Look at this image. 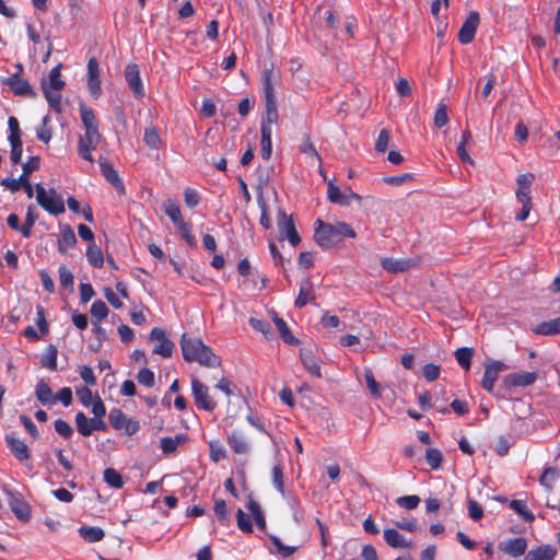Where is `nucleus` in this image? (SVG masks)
Segmentation results:
<instances>
[{
	"label": "nucleus",
	"instance_id": "nucleus-1",
	"mask_svg": "<svg viewBox=\"0 0 560 560\" xmlns=\"http://www.w3.org/2000/svg\"><path fill=\"white\" fill-rule=\"evenodd\" d=\"M180 348L183 358L187 362H198L207 368H217L221 364V360L215 355L212 349L206 346L200 338L189 337L183 334L180 338Z\"/></svg>",
	"mask_w": 560,
	"mask_h": 560
},
{
	"label": "nucleus",
	"instance_id": "nucleus-2",
	"mask_svg": "<svg viewBox=\"0 0 560 560\" xmlns=\"http://www.w3.org/2000/svg\"><path fill=\"white\" fill-rule=\"evenodd\" d=\"M316 224L315 241L325 249L337 245L345 236L350 238L357 236L351 225L345 222L324 223L322 220H317Z\"/></svg>",
	"mask_w": 560,
	"mask_h": 560
},
{
	"label": "nucleus",
	"instance_id": "nucleus-3",
	"mask_svg": "<svg viewBox=\"0 0 560 560\" xmlns=\"http://www.w3.org/2000/svg\"><path fill=\"white\" fill-rule=\"evenodd\" d=\"M36 200L50 214H60L65 212V203L62 198L55 189L46 190L42 184L35 185Z\"/></svg>",
	"mask_w": 560,
	"mask_h": 560
},
{
	"label": "nucleus",
	"instance_id": "nucleus-4",
	"mask_svg": "<svg viewBox=\"0 0 560 560\" xmlns=\"http://www.w3.org/2000/svg\"><path fill=\"white\" fill-rule=\"evenodd\" d=\"M102 141V135L98 129L95 130H85L84 135L79 138L78 143V153L79 155L89 161L90 163L94 162V159L91 154V151L94 150L98 143Z\"/></svg>",
	"mask_w": 560,
	"mask_h": 560
},
{
	"label": "nucleus",
	"instance_id": "nucleus-5",
	"mask_svg": "<svg viewBox=\"0 0 560 560\" xmlns=\"http://www.w3.org/2000/svg\"><path fill=\"white\" fill-rule=\"evenodd\" d=\"M150 340L154 342L153 353L163 358H170L173 354L174 342L167 337L162 328H153L150 332Z\"/></svg>",
	"mask_w": 560,
	"mask_h": 560
},
{
	"label": "nucleus",
	"instance_id": "nucleus-6",
	"mask_svg": "<svg viewBox=\"0 0 560 560\" xmlns=\"http://www.w3.org/2000/svg\"><path fill=\"white\" fill-rule=\"evenodd\" d=\"M108 419L114 429L122 431L128 435L135 434L140 428L137 420L127 417L117 408L110 410Z\"/></svg>",
	"mask_w": 560,
	"mask_h": 560
},
{
	"label": "nucleus",
	"instance_id": "nucleus-7",
	"mask_svg": "<svg viewBox=\"0 0 560 560\" xmlns=\"http://www.w3.org/2000/svg\"><path fill=\"white\" fill-rule=\"evenodd\" d=\"M277 225L282 240L285 237L293 247L299 245L301 238L295 229L293 220L291 217H288L281 209L278 211Z\"/></svg>",
	"mask_w": 560,
	"mask_h": 560
},
{
	"label": "nucleus",
	"instance_id": "nucleus-8",
	"mask_svg": "<svg viewBox=\"0 0 560 560\" xmlns=\"http://www.w3.org/2000/svg\"><path fill=\"white\" fill-rule=\"evenodd\" d=\"M509 366L501 361L489 360L485 363V373L481 381V386L488 393L493 392L494 383L498 380L499 373L508 370Z\"/></svg>",
	"mask_w": 560,
	"mask_h": 560
},
{
	"label": "nucleus",
	"instance_id": "nucleus-9",
	"mask_svg": "<svg viewBox=\"0 0 560 560\" xmlns=\"http://www.w3.org/2000/svg\"><path fill=\"white\" fill-rule=\"evenodd\" d=\"M125 79L136 98L144 96V86L140 77L139 67L135 63L127 65L125 68Z\"/></svg>",
	"mask_w": 560,
	"mask_h": 560
},
{
	"label": "nucleus",
	"instance_id": "nucleus-10",
	"mask_svg": "<svg viewBox=\"0 0 560 560\" xmlns=\"http://www.w3.org/2000/svg\"><path fill=\"white\" fill-rule=\"evenodd\" d=\"M228 444L236 454L247 455L252 450V443L248 436L241 430H232L228 436Z\"/></svg>",
	"mask_w": 560,
	"mask_h": 560
},
{
	"label": "nucleus",
	"instance_id": "nucleus-11",
	"mask_svg": "<svg viewBox=\"0 0 560 560\" xmlns=\"http://www.w3.org/2000/svg\"><path fill=\"white\" fill-rule=\"evenodd\" d=\"M5 443L11 454L20 463L27 462L31 458V451L24 441L15 436L14 433L5 435Z\"/></svg>",
	"mask_w": 560,
	"mask_h": 560
},
{
	"label": "nucleus",
	"instance_id": "nucleus-12",
	"mask_svg": "<svg viewBox=\"0 0 560 560\" xmlns=\"http://www.w3.org/2000/svg\"><path fill=\"white\" fill-rule=\"evenodd\" d=\"M191 390L197 405L201 408L208 411L215 408L214 400L209 396L208 387L197 378H192L191 381Z\"/></svg>",
	"mask_w": 560,
	"mask_h": 560
},
{
	"label": "nucleus",
	"instance_id": "nucleus-13",
	"mask_svg": "<svg viewBox=\"0 0 560 560\" xmlns=\"http://www.w3.org/2000/svg\"><path fill=\"white\" fill-rule=\"evenodd\" d=\"M88 88L94 98L102 93L100 68L95 58H91L88 62Z\"/></svg>",
	"mask_w": 560,
	"mask_h": 560
},
{
	"label": "nucleus",
	"instance_id": "nucleus-14",
	"mask_svg": "<svg viewBox=\"0 0 560 560\" xmlns=\"http://www.w3.org/2000/svg\"><path fill=\"white\" fill-rule=\"evenodd\" d=\"M479 21V14L477 12L472 11L469 13L458 32V40L462 44H469L474 39Z\"/></svg>",
	"mask_w": 560,
	"mask_h": 560
},
{
	"label": "nucleus",
	"instance_id": "nucleus-15",
	"mask_svg": "<svg viewBox=\"0 0 560 560\" xmlns=\"http://www.w3.org/2000/svg\"><path fill=\"white\" fill-rule=\"evenodd\" d=\"M499 549L510 557L518 558L525 553L527 541L523 537L505 539L499 544Z\"/></svg>",
	"mask_w": 560,
	"mask_h": 560
},
{
	"label": "nucleus",
	"instance_id": "nucleus-16",
	"mask_svg": "<svg viewBox=\"0 0 560 560\" xmlns=\"http://www.w3.org/2000/svg\"><path fill=\"white\" fill-rule=\"evenodd\" d=\"M2 84L9 86L15 95H35L28 82L21 78L19 73L2 79Z\"/></svg>",
	"mask_w": 560,
	"mask_h": 560
},
{
	"label": "nucleus",
	"instance_id": "nucleus-17",
	"mask_svg": "<svg viewBox=\"0 0 560 560\" xmlns=\"http://www.w3.org/2000/svg\"><path fill=\"white\" fill-rule=\"evenodd\" d=\"M537 380L535 372L512 373L504 377V384L509 387H526L534 384Z\"/></svg>",
	"mask_w": 560,
	"mask_h": 560
},
{
	"label": "nucleus",
	"instance_id": "nucleus-18",
	"mask_svg": "<svg viewBox=\"0 0 560 560\" xmlns=\"http://www.w3.org/2000/svg\"><path fill=\"white\" fill-rule=\"evenodd\" d=\"M280 77L272 69H265L261 73L262 92L265 102L276 101L275 84L279 81Z\"/></svg>",
	"mask_w": 560,
	"mask_h": 560
},
{
	"label": "nucleus",
	"instance_id": "nucleus-19",
	"mask_svg": "<svg viewBox=\"0 0 560 560\" xmlns=\"http://www.w3.org/2000/svg\"><path fill=\"white\" fill-rule=\"evenodd\" d=\"M534 180L533 174H521L517 177V189L515 191V196L518 202H529L532 201L529 189L530 185Z\"/></svg>",
	"mask_w": 560,
	"mask_h": 560
},
{
	"label": "nucleus",
	"instance_id": "nucleus-20",
	"mask_svg": "<svg viewBox=\"0 0 560 560\" xmlns=\"http://www.w3.org/2000/svg\"><path fill=\"white\" fill-rule=\"evenodd\" d=\"M9 505L19 520L23 522L30 520V506L19 494H10Z\"/></svg>",
	"mask_w": 560,
	"mask_h": 560
},
{
	"label": "nucleus",
	"instance_id": "nucleus-21",
	"mask_svg": "<svg viewBox=\"0 0 560 560\" xmlns=\"http://www.w3.org/2000/svg\"><path fill=\"white\" fill-rule=\"evenodd\" d=\"M384 540L392 548H411L412 542L407 540L400 533L394 528H387L383 533Z\"/></svg>",
	"mask_w": 560,
	"mask_h": 560
},
{
	"label": "nucleus",
	"instance_id": "nucleus-22",
	"mask_svg": "<svg viewBox=\"0 0 560 560\" xmlns=\"http://www.w3.org/2000/svg\"><path fill=\"white\" fill-rule=\"evenodd\" d=\"M300 358L305 370L315 377H322L320 366L311 350L301 349Z\"/></svg>",
	"mask_w": 560,
	"mask_h": 560
},
{
	"label": "nucleus",
	"instance_id": "nucleus-23",
	"mask_svg": "<svg viewBox=\"0 0 560 560\" xmlns=\"http://www.w3.org/2000/svg\"><path fill=\"white\" fill-rule=\"evenodd\" d=\"M98 164L102 174L104 177L115 187L119 188L121 191L124 190V184L118 176L117 172L114 170V167L108 163V161L105 158L98 159Z\"/></svg>",
	"mask_w": 560,
	"mask_h": 560
},
{
	"label": "nucleus",
	"instance_id": "nucleus-24",
	"mask_svg": "<svg viewBox=\"0 0 560 560\" xmlns=\"http://www.w3.org/2000/svg\"><path fill=\"white\" fill-rule=\"evenodd\" d=\"M381 265L386 271L396 273L410 269L413 262L410 259L382 258Z\"/></svg>",
	"mask_w": 560,
	"mask_h": 560
},
{
	"label": "nucleus",
	"instance_id": "nucleus-25",
	"mask_svg": "<svg viewBox=\"0 0 560 560\" xmlns=\"http://www.w3.org/2000/svg\"><path fill=\"white\" fill-rule=\"evenodd\" d=\"M313 295V283L310 279H304L300 283V291L299 295L295 300V306L299 308L304 307L307 303H311L314 301Z\"/></svg>",
	"mask_w": 560,
	"mask_h": 560
},
{
	"label": "nucleus",
	"instance_id": "nucleus-26",
	"mask_svg": "<svg viewBox=\"0 0 560 560\" xmlns=\"http://www.w3.org/2000/svg\"><path fill=\"white\" fill-rule=\"evenodd\" d=\"M278 110L276 101L265 102V115L261 121V128H266L272 131V126L278 122Z\"/></svg>",
	"mask_w": 560,
	"mask_h": 560
},
{
	"label": "nucleus",
	"instance_id": "nucleus-27",
	"mask_svg": "<svg viewBox=\"0 0 560 560\" xmlns=\"http://www.w3.org/2000/svg\"><path fill=\"white\" fill-rule=\"evenodd\" d=\"M35 395L37 400L40 401L43 405H54L56 402V398L51 388L44 381H39L37 383L35 387Z\"/></svg>",
	"mask_w": 560,
	"mask_h": 560
},
{
	"label": "nucleus",
	"instance_id": "nucleus-28",
	"mask_svg": "<svg viewBox=\"0 0 560 560\" xmlns=\"http://www.w3.org/2000/svg\"><path fill=\"white\" fill-rule=\"evenodd\" d=\"M77 243V237L73 230L69 225H65L61 229L60 237L58 240V248L61 253L67 252L73 247Z\"/></svg>",
	"mask_w": 560,
	"mask_h": 560
},
{
	"label": "nucleus",
	"instance_id": "nucleus-29",
	"mask_svg": "<svg viewBox=\"0 0 560 560\" xmlns=\"http://www.w3.org/2000/svg\"><path fill=\"white\" fill-rule=\"evenodd\" d=\"M186 441V436L177 434L175 436H164L160 441V446L165 455L173 454L177 447Z\"/></svg>",
	"mask_w": 560,
	"mask_h": 560
},
{
	"label": "nucleus",
	"instance_id": "nucleus-30",
	"mask_svg": "<svg viewBox=\"0 0 560 560\" xmlns=\"http://www.w3.org/2000/svg\"><path fill=\"white\" fill-rule=\"evenodd\" d=\"M556 549L551 546H541L532 549L525 557V560H553L556 557Z\"/></svg>",
	"mask_w": 560,
	"mask_h": 560
},
{
	"label": "nucleus",
	"instance_id": "nucleus-31",
	"mask_svg": "<svg viewBox=\"0 0 560 560\" xmlns=\"http://www.w3.org/2000/svg\"><path fill=\"white\" fill-rule=\"evenodd\" d=\"M163 209H164L166 215L172 220V222L174 223V225L176 228H178L185 223V221L182 217L180 208L176 201H173L171 199L166 200L163 203Z\"/></svg>",
	"mask_w": 560,
	"mask_h": 560
},
{
	"label": "nucleus",
	"instance_id": "nucleus-32",
	"mask_svg": "<svg viewBox=\"0 0 560 560\" xmlns=\"http://www.w3.org/2000/svg\"><path fill=\"white\" fill-rule=\"evenodd\" d=\"M534 331L542 336L560 334V317L538 324Z\"/></svg>",
	"mask_w": 560,
	"mask_h": 560
},
{
	"label": "nucleus",
	"instance_id": "nucleus-33",
	"mask_svg": "<svg viewBox=\"0 0 560 560\" xmlns=\"http://www.w3.org/2000/svg\"><path fill=\"white\" fill-rule=\"evenodd\" d=\"M79 534L88 542H97L104 537V530L96 526H81Z\"/></svg>",
	"mask_w": 560,
	"mask_h": 560
},
{
	"label": "nucleus",
	"instance_id": "nucleus-34",
	"mask_svg": "<svg viewBox=\"0 0 560 560\" xmlns=\"http://www.w3.org/2000/svg\"><path fill=\"white\" fill-rule=\"evenodd\" d=\"M272 319L283 341L289 345H296L298 339L293 336L285 322L278 317L276 314L273 315Z\"/></svg>",
	"mask_w": 560,
	"mask_h": 560
},
{
	"label": "nucleus",
	"instance_id": "nucleus-35",
	"mask_svg": "<svg viewBox=\"0 0 560 560\" xmlns=\"http://www.w3.org/2000/svg\"><path fill=\"white\" fill-rule=\"evenodd\" d=\"M80 116H81L82 124L84 126V130L98 129V122H97V119H96L92 108L81 105L80 106Z\"/></svg>",
	"mask_w": 560,
	"mask_h": 560
},
{
	"label": "nucleus",
	"instance_id": "nucleus-36",
	"mask_svg": "<svg viewBox=\"0 0 560 560\" xmlns=\"http://www.w3.org/2000/svg\"><path fill=\"white\" fill-rule=\"evenodd\" d=\"M559 476H560V474L557 468H553V467L546 468L539 478V483L546 490L551 491L553 489V486H555L556 481L558 480Z\"/></svg>",
	"mask_w": 560,
	"mask_h": 560
},
{
	"label": "nucleus",
	"instance_id": "nucleus-37",
	"mask_svg": "<svg viewBox=\"0 0 560 560\" xmlns=\"http://www.w3.org/2000/svg\"><path fill=\"white\" fill-rule=\"evenodd\" d=\"M327 197L334 203L349 206V200H346V195L332 180L328 183Z\"/></svg>",
	"mask_w": 560,
	"mask_h": 560
},
{
	"label": "nucleus",
	"instance_id": "nucleus-38",
	"mask_svg": "<svg viewBox=\"0 0 560 560\" xmlns=\"http://www.w3.org/2000/svg\"><path fill=\"white\" fill-rule=\"evenodd\" d=\"M75 425L78 432L83 436H89L93 432V419H89L83 412L75 415Z\"/></svg>",
	"mask_w": 560,
	"mask_h": 560
},
{
	"label": "nucleus",
	"instance_id": "nucleus-39",
	"mask_svg": "<svg viewBox=\"0 0 560 560\" xmlns=\"http://www.w3.org/2000/svg\"><path fill=\"white\" fill-rule=\"evenodd\" d=\"M510 508L524 521L533 522L535 516L529 511L527 504L523 500H512L510 502Z\"/></svg>",
	"mask_w": 560,
	"mask_h": 560
},
{
	"label": "nucleus",
	"instance_id": "nucleus-40",
	"mask_svg": "<svg viewBox=\"0 0 560 560\" xmlns=\"http://www.w3.org/2000/svg\"><path fill=\"white\" fill-rule=\"evenodd\" d=\"M88 261L95 268H101L104 264L103 254L100 247L91 243L86 250Z\"/></svg>",
	"mask_w": 560,
	"mask_h": 560
},
{
	"label": "nucleus",
	"instance_id": "nucleus-41",
	"mask_svg": "<svg viewBox=\"0 0 560 560\" xmlns=\"http://www.w3.org/2000/svg\"><path fill=\"white\" fill-rule=\"evenodd\" d=\"M50 90H61L65 85V82L61 80V65L56 66L49 72L48 82H43Z\"/></svg>",
	"mask_w": 560,
	"mask_h": 560
},
{
	"label": "nucleus",
	"instance_id": "nucleus-42",
	"mask_svg": "<svg viewBox=\"0 0 560 560\" xmlns=\"http://www.w3.org/2000/svg\"><path fill=\"white\" fill-rule=\"evenodd\" d=\"M272 131L266 128H261V156L264 160H269L272 152L271 142Z\"/></svg>",
	"mask_w": 560,
	"mask_h": 560
},
{
	"label": "nucleus",
	"instance_id": "nucleus-43",
	"mask_svg": "<svg viewBox=\"0 0 560 560\" xmlns=\"http://www.w3.org/2000/svg\"><path fill=\"white\" fill-rule=\"evenodd\" d=\"M472 355L474 350L471 348L464 347L455 351V358L458 364L465 370H469Z\"/></svg>",
	"mask_w": 560,
	"mask_h": 560
},
{
	"label": "nucleus",
	"instance_id": "nucleus-44",
	"mask_svg": "<svg viewBox=\"0 0 560 560\" xmlns=\"http://www.w3.org/2000/svg\"><path fill=\"white\" fill-rule=\"evenodd\" d=\"M42 88L48 104L59 112L61 107L60 90H50L46 84H42Z\"/></svg>",
	"mask_w": 560,
	"mask_h": 560
},
{
	"label": "nucleus",
	"instance_id": "nucleus-45",
	"mask_svg": "<svg viewBox=\"0 0 560 560\" xmlns=\"http://www.w3.org/2000/svg\"><path fill=\"white\" fill-rule=\"evenodd\" d=\"M104 481L115 489H121L124 486L120 474L114 468H106L104 470Z\"/></svg>",
	"mask_w": 560,
	"mask_h": 560
},
{
	"label": "nucleus",
	"instance_id": "nucleus-46",
	"mask_svg": "<svg viewBox=\"0 0 560 560\" xmlns=\"http://www.w3.org/2000/svg\"><path fill=\"white\" fill-rule=\"evenodd\" d=\"M143 141L150 149H158L160 147L161 139L156 128H147L144 130Z\"/></svg>",
	"mask_w": 560,
	"mask_h": 560
},
{
	"label": "nucleus",
	"instance_id": "nucleus-47",
	"mask_svg": "<svg viewBox=\"0 0 560 560\" xmlns=\"http://www.w3.org/2000/svg\"><path fill=\"white\" fill-rule=\"evenodd\" d=\"M91 315L97 322L104 319L108 315V307L102 300H96L91 306Z\"/></svg>",
	"mask_w": 560,
	"mask_h": 560
},
{
	"label": "nucleus",
	"instance_id": "nucleus-48",
	"mask_svg": "<svg viewBox=\"0 0 560 560\" xmlns=\"http://www.w3.org/2000/svg\"><path fill=\"white\" fill-rule=\"evenodd\" d=\"M213 510L221 524L225 525L229 523V510L224 500H215Z\"/></svg>",
	"mask_w": 560,
	"mask_h": 560
},
{
	"label": "nucleus",
	"instance_id": "nucleus-49",
	"mask_svg": "<svg viewBox=\"0 0 560 560\" xmlns=\"http://www.w3.org/2000/svg\"><path fill=\"white\" fill-rule=\"evenodd\" d=\"M40 363L43 366L55 371L57 369V349L49 346L47 353L42 358Z\"/></svg>",
	"mask_w": 560,
	"mask_h": 560
},
{
	"label": "nucleus",
	"instance_id": "nucleus-50",
	"mask_svg": "<svg viewBox=\"0 0 560 560\" xmlns=\"http://www.w3.org/2000/svg\"><path fill=\"white\" fill-rule=\"evenodd\" d=\"M301 152L304 153L308 159H311L312 162H317L318 165L320 166V156L308 138H306L301 144Z\"/></svg>",
	"mask_w": 560,
	"mask_h": 560
},
{
	"label": "nucleus",
	"instance_id": "nucleus-51",
	"mask_svg": "<svg viewBox=\"0 0 560 560\" xmlns=\"http://www.w3.org/2000/svg\"><path fill=\"white\" fill-rule=\"evenodd\" d=\"M396 503L405 510H413L419 505L420 498L415 494L404 495V497L397 498Z\"/></svg>",
	"mask_w": 560,
	"mask_h": 560
},
{
	"label": "nucleus",
	"instance_id": "nucleus-52",
	"mask_svg": "<svg viewBox=\"0 0 560 560\" xmlns=\"http://www.w3.org/2000/svg\"><path fill=\"white\" fill-rule=\"evenodd\" d=\"M35 221H36V215L34 214V207L30 206L27 208L24 225L21 228V233L24 237L31 236V231H32L33 225L35 224Z\"/></svg>",
	"mask_w": 560,
	"mask_h": 560
},
{
	"label": "nucleus",
	"instance_id": "nucleus-53",
	"mask_svg": "<svg viewBox=\"0 0 560 560\" xmlns=\"http://www.w3.org/2000/svg\"><path fill=\"white\" fill-rule=\"evenodd\" d=\"M364 380H365L366 386H368L370 393L372 394V396L380 397L381 396L380 385L375 381L374 375L370 369H366L364 371Z\"/></svg>",
	"mask_w": 560,
	"mask_h": 560
},
{
	"label": "nucleus",
	"instance_id": "nucleus-54",
	"mask_svg": "<svg viewBox=\"0 0 560 560\" xmlns=\"http://www.w3.org/2000/svg\"><path fill=\"white\" fill-rule=\"evenodd\" d=\"M272 483L275 488L281 493H284L283 472L280 465H276L271 470Z\"/></svg>",
	"mask_w": 560,
	"mask_h": 560
},
{
	"label": "nucleus",
	"instance_id": "nucleus-55",
	"mask_svg": "<svg viewBox=\"0 0 560 560\" xmlns=\"http://www.w3.org/2000/svg\"><path fill=\"white\" fill-rule=\"evenodd\" d=\"M248 323L254 330L259 331L265 337L268 338L271 336V328L268 323L255 317H250Z\"/></svg>",
	"mask_w": 560,
	"mask_h": 560
},
{
	"label": "nucleus",
	"instance_id": "nucleus-56",
	"mask_svg": "<svg viewBox=\"0 0 560 560\" xmlns=\"http://www.w3.org/2000/svg\"><path fill=\"white\" fill-rule=\"evenodd\" d=\"M210 446V458L218 463L225 458V450L219 441H212L209 443Z\"/></svg>",
	"mask_w": 560,
	"mask_h": 560
},
{
	"label": "nucleus",
	"instance_id": "nucleus-57",
	"mask_svg": "<svg viewBox=\"0 0 560 560\" xmlns=\"http://www.w3.org/2000/svg\"><path fill=\"white\" fill-rule=\"evenodd\" d=\"M427 463L431 466V468L436 469L440 467L442 462V454L436 448H428L425 452Z\"/></svg>",
	"mask_w": 560,
	"mask_h": 560
},
{
	"label": "nucleus",
	"instance_id": "nucleus-58",
	"mask_svg": "<svg viewBox=\"0 0 560 560\" xmlns=\"http://www.w3.org/2000/svg\"><path fill=\"white\" fill-rule=\"evenodd\" d=\"M257 203L260 208V211H261V214H260V224L265 228V229H270L271 228V221H270V218L267 213V206H266V201L264 199V196L262 194H259L258 197H257Z\"/></svg>",
	"mask_w": 560,
	"mask_h": 560
},
{
	"label": "nucleus",
	"instance_id": "nucleus-59",
	"mask_svg": "<svg viewBox=\"0 0 560 560\" xmlns=\"http://www.w3.org/2000/svg\"><path fill=\"white\" fill-rule=\"evenodd\" d=\"M54 428H55L56 432L65 439H69L73 433L72 427L67 421H65L62 419H57L54 422Z\"/></svg>",
	"mask_w": 560,
	"mask_h": 560
},
{
	"label": "nucleus",
	"instance_id": "nucleus-60",
	"mask_svg": "<svg viewBox=\"0 0 560 560\" xmlns=\"http://www.w3.org/2000/svg\"><path fill=\"white\" fill-rule=\"evenodd\" d=\"M58 272H59L60 284L63 288H72L73 275H72L71 270L62 265L59 267Z\"/></svg>",
	"mask_w": 560,
	"mask_h": 560
},
{
	"label": "nucleus",
	"instance_id": "nucleus-61",
	"mask_svg": "<svg viewBox=\"0 0 560 560\" xmlns=\"http://www.w3.org/2000/svg\"><path fill=\"white\" fill-rule=\"evenodd\" d=\"M137 380L140 384L152 387L154 385V373L147 368L141 369L138 372Z\"/></svg>",
	"mask_w": 560,
	"mask_h": 560
},
{
	"label": "nucleus",
	"instance_id": "nucleus-62",
	"mask_svg": "<svg viewBox=\"0 0 560 560\" xmlns=\"http://www.w3.org/2000/svg\"><path fill=\"white\" fill-rule=\"evenodd\" d=\"M447 121L448 117L446 106L444 104H440L434 114V125L438 128H442L447 124Z\"/></svg>",
	"mask_w": 560,
	"mask_h": 560
},
{
	"label": "nucleus",
	"instance_id": "nucleus-63",
	"mask_svg": "<svg viewBox=\"0 0 560 560\" xmlns=\"http://www.w3.org/2000/svg\"><path fill=\"white\" fill-rule=\"evenodd\" d=\"M422 375L428 382H433L440 376V366L433 363L425 364Z\"/></svg>",
	"mask_w": 560,
	"mask_h": 560
},
{
	"label": "nucleus",
	"instance_id": "nucleus-64",
	"mask_svg": "<svg viewBox=\"0 0 560 560\" xmlns=\"http://www.w3.org/2000/svg\"><path fill=\"white\" fill-rule=\"evenodd\" d=\"M237 526L244 533L253 532L250 517L246 515L241 509L237 511Z\"/></svg>",
	"mask_w": 560,
	"mask_h": 560
}]
</instances>
